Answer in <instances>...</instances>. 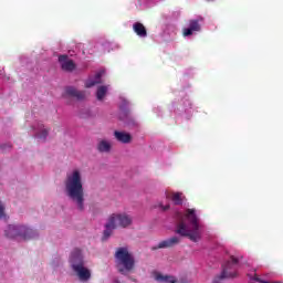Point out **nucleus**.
Returning a JSON list of instances; mask_svg holds the SVG:
<instances>
[{"label":"nucleus","instance_id":"a211bd4d","mask_svg":"<svg viewBox=\"0 0 283 283\" xmlns=\"http://www.w3.org/2000/svg\"><path fill=\"white\" fill-rule=\"evenodd\" d=\"M107 94V86H98L96 92L97 101H103Z\"/></svg>","mask_w":283,"mask_h":283},{"label":"nucleus","instance_id":"f3484780","mask_svg":"<svg viewBox=\"0 0 283 283\" xmlns=\"http://www.w3.org/2000/svg\"><path fill=\"white\" fill-rule=\"evenodd\" d=\"M97 149L101 154H108L112 149V144L109 143H99Z\"/></svg>","mask_w":283,"mask_h":283},{"label":"nucleus","instance_id":"412c9836","mask_svg":"<svg viewBox=\"0 0 283 283\" xmlns=\"http://www.w3.org/2000/svg\"><path fill=\"white\" fill-rule=\"evenodd\" d=\"M169 209V206L164 207V211H167Z\"/></svg>","mask_w":283,"mask_h":283},{"label":"nucleus","instance_id":"4be33fe9","mask_svg":"<svg viewBox=\"0 0 283 283\" xmlns=\"http://www.w3.org/2000/svg\"><path fill=\"white\" fill-rule=\"evenodd\" d=\"M208 2H211V1H213V0H207Z\"/></svg>","mask_w":283,"mask_h":283},{"label":"nucleus","instance_id":"423d86ee","mask_svg":"<svg viewBox=\"0 0 283 283\" xmlns=\"http://www.w3.org/2000/svg\"><path fill=\"white\" fill-rule=\"evenodd\" d=\"M238 258L230 256V260L222 265V272L216 276L212 283H221L222 280L238 277Z\"/></svg>","mask_w":283,"mask_h":283},{"label":"nucleus","instance_id":"ddd939ff","mask_svg":"<svg viewBox=\"0 0 283 283\" xmlns=\"http://www.w3.org/2000/svg\"><path fill=\"white\" fill-rule=\"evenodd\" d=\"M155 280L156 282H161V283H177L178 280L174 275H163L160 273L155 274Z\"/></svg>","mask_w":283,"mask_h":283},{"label":"nucleus","instance_id":"dca6fc26","mask_svg":"<svg viewBox=\"0 0 283 283\" xmlns=\"http://www.w3.org/2000/svg\"><path fill=\"white\" fill-rule=\"evenodd\" d=\"M103 76V73H96L95 75V80H88L85 83V87H94V85H98V83H101V77Z\"/></svg>","mask_w":283,"mask_h":283},{"label":"nucleus","instance_id":"7ed1b4c3","mask_svg":"<svg viewBox=\"0 0 283 283\" xmlns=\"http://www.w3.org/2000/svg\"><path fill=\"white\" fill-rule=\"evenodd\" d=\"M115 264L118 273L127 275L136 269V259L127 247L117 248L115 251Z\"/></svg>","mask_w":283,"mask_h":283},{"label":"nucleus","instance_id":"f03ea898","mask_svg":"<svg viewBox=\"0 0 283 283\" xmlns=\"http://www.w3.org/2000/svg\"><path fill=\"white\" fill-rule=\"evenodd\" d=\"M64 187L66 196L75 202L78 211H83L85 209V190L83 188L81 171L73 170L71 174H67Z\"/></svg>","mask_w":283,"mask_h":283},{"label":"nucleus","instance_id":"5701e85b","mask_svg":"<svg viewBox=\"0 0 283 283\" xmlns=\"http://www.w3.org/2000/svg\"><path fill=\"white\" fill-rule=\"evenodd\" d=\"M102 143H105V140H102Z\"/></svg>","mask_w":283,"mask_h":283},{"label":"nucleus","instance_id":"aec40b11","mask_svg":"<svg viewBox=\"0 0 283 283\" xmlns=\"http://www.w3.org/2000/svg\"><path fill=\"white\" fill-rule=\"evenodd\" d=\"M6 208L3 207V205L0 202V220L1 218H3V216H6Z\"/></svg>","mask_w":283,"mask_h":283},{"label":"nucleus","instance_id":"39448f33","mask_svg":"<svg viewBox=\"0 0 283 283\" xmlns=\"http://www.w3.org/2000/svg\"><path fill=\"white\" fill-rule=\"evenodd\" d=\"M70 263L74 273H76L81 282H87L92 277L90 269L85 268V261L83 260V253L80 249H75L71 253Z\"/></svg>","mask_w":283,"mask_h":283},{"label":"nucleus","instance_id":"1a4fd4ad","mask_svg":"<svg viewBox=\"0 0 283 283\" xmlns=\"http://www.w3.org/2000/svg\"><path fill=\"white\" fill-rule=\"evenodd\" d=\"M59 63L63 72H74L76 70V64L67 55H60Z\"/></svg>","mask_w":283,"mask_h":283},{"label":"nucleus","instance_id":"f257e3e1","mask_svg":"<svg viewBox=\"0 0 283 283\" xmlns=\"http://www.w3.org/2000/svg\"><path fill=\"white\" fill-rule=\"evenodd\" d=\"M200 229V219L196 216V210L187 209L185 216L176 226V233L181 238H189L191 242H200L202 240Z\"/></svg>","mask_w":283,"mask_h":283},{"label":"nucleus","instance_id":"9d476101","mask_svg":"<svg viewBox=\"0 0 283 283\" xmlns=\"http://www.w3.org/2000/svg\"><path fill=\"white\" fill-rule=\"evenodd\" d=\"M201 25L199 20H189L188 28L182 30L184 36H191L193 32H200Z\"/></svg>","mask_w":283,"mask_h":283},{"label":"nucleus","instance_id":"9b49d317","mask_svg":"<svg viewBox=\"0 0 283 283\" xmlns=\"http://www.w3.org/2000/svg\"><path fill=\"white\" fill-rule=\"evenodd\" d=\"M65 94L67 96H72V98H77V101H83L85 98V92L78 91L73 86H69L65 88Z\"/></svg>","mask_w":283,"mask_h":283},{"label":"nucleus","instance_id":"20e7f679","mask_svg":"<svg viewBox=\"0 0 283 283\" xmlns=\"http://www.w3.org/2000/svg\"><path fill=\"white\" fill-rule=\"evenodd\" d=\"M132 216L126 213H113L108 217L107 222L105 224V230L103 232V240H108L112 238V233H114L115 229H127V227H132Z\"/></svg>","mask_w":283,"mask_h":283},{"label":"nucleus","instance_id":"4468645a","mask_svg":"<svg viewBox=\"0 0 283 283\" xmlns=\"http://www.w3.org/2000/svg\"><path fill=\"white\" fill-rule=\"evenodd\" d=\"M114 136L119 143H130L132 140V135L129 133L115 130Z\"/></svg>","mask_w":283,"mask_h":283},{"label":"nucleus","instance_id":"f8f14e48","mask_svg":"<svg viewBox=\"0 0 283 283\" xmlns=\"http://www.w3.org/2000/svg\"><path fill=\"white\" fill-rule=\"evenodd\" d=\"M133 30L137 36H140V39L147 38V28H145L144 23L135 22L133 24Z\"/></svg>","mask_w":283,"mask_h":283},{"label":"nucleus","instance_id":"0eeeda50","mask_svg":"<svg viewBox=\"0 0 283 283\" xmlns=\"http://www.w3.org/2000/svg\"><path fill=\"white\" fill-rule=\"evenodd\" d=\"M7 238H23V240H32L36 237V231L24 226H9L6 230Z\"/></svg>","mask_w":283,"mask_h":283},{"label":"nucleus","instance_id":"6ab92c4d","mask_svg":"<svg viewBox=\"0 0 283 283\" xmlns=\"http://www.w3.org/2000/svg\"><path fill=\"white\" fill-rule=\"evenodd\" d=\"M50 134V129L48 128H42L40 133L35 134L36 138H48V135Z\"/></svg>","mask_w":283,"mask_h":283},{"label":"nucleus","instance_id":"2eb2a0df","mask_svg":"<svg viewBox=\"0 0 283 283\" xmlns=\"http://www.w3.org/2000/svg\"><path fill=\"white\" fill-rule=\"evenodd\" d=\"M166 198L171 200L174 205H182V192H167Z\"/></svg>","mask_w":283,"mask_h":283},{"label":"nucleus","instance_id":"6e6552de","mask_svg":"<svg viewBox=\"0 0 283 283\" xmlns=\"http://www.w3.org/2000/svg\"><path fill=\"white\" fill-rule=\"evenodd\" d=\"M177 244H180V239L178 237H172L160 241L157 245L151 248V251H158V249H174Z\"/></svg>","mask_w":283,"mask_h":283}]
</instances>
